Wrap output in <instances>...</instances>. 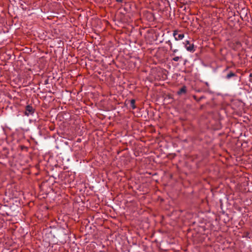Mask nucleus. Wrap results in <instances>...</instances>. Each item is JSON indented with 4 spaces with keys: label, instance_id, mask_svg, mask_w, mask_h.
Wrapping results in <instances>:
<instances>
[{
    "label": "nucleus",
    "instance_id": "f257e3e1",
    "mask_svg": "<svg viewBox=\"0 0 252 252\" xmlns=\"http://www.w3.org/2000/svg\"><path fill=\"white\" fill-rule=\"evenodd\" d=\"M184 43L185 44V47L188 51L191 52H193L194 51V45L193 44H191L189 41L187 40Z\"/></svg>",
    "mask_w": 252,
    "mask_h": 252
},
{
    "label": "nucleus",
    "instance_id": "f03ea898",
    "mask_svg": "<svg viewBox=\"0 0 252 252\" xmlns=\"http://www.w3.org/2000/svg\"><path fill=\"white\" fill-rule=\"evenodd\" d=\"M34 113V109L33 107L29 105L26 107L25 114V115L29 116L31 115H32Z\"/></svg>",
    "mask_w": 252,
    "mask_h": 252
},
{
    "label": "nucleus",
    "instance_id": "7ed1b4c3",
    "mask_svg": "<svg viewBox=\"0 0 252 252\" xmlns=\"http://www.w3.org/2000/svg\"><path fill=\"white\" fill-rule=\"evenodd\" d=\"M173 36L175 40H182L184 37V34L183 33L179 34L178 32L174 31L173 33Z\"/></svg>",
    "mask_w": 252,
    "mask_h": 252
},
{
    "label": "nucleus",
    "instance_id": "20e7f679",
    "mask_svg": "<svg viewBox=\"0 0 252 252\" xmlns=\"http://www.w3.org/2000/svg\"><path fill=\"white\" fill-rule=\"evenodd\" d=\"M186 87L185 86H183L182 87L181 89H180V90L178 91V94H183V93H186Z\"/></svg>",
    "mask_w": 252,
    "mask_h": 252
},
{
    "label": "nucleus",
    "instance_id": "39448f33",
    "mask_svg": "<svg viewBox=\"0 0 252 252\" xmlns=\"http://www.w3.org/2000/svg\"><path fill=\"white\" fill-rule=\"evenodd\" d=\"M235 76H236V74L234 73H233L232 72H230L229 73H228L226 75V78L227 79H229L231 77H234Z\"/></svg>",
    "mask_w": 252,
    "mask_h": 252
},
{
    "label": "nucleus",
    "instance_id": "423d86ee",
    "mask_svg": "<svg viewBox=\"0 0 252 252\" xmlns=\"http://www.w3.org/2000/svg\"><path fill=\"white\" fill-rule=\"evenodd\" d=\"M135 99H131L130 100V106L133 109H134L136 108V106L135 105Z\"/></svg>",
    "mask_w": 252,
    "mask_h": 252
},
{
    "label": "nucleus",
    "instance_id": "0eeeda50",
    "mask_svg": "<svg viewBox=\"0 0 252 252\" xmlns=\"http://www.w3.org/2000/svg\"><path fill=\"white\" fill-rule=\"evenodd\" d=\"M198 95H193V97H194V98L197 101H199L201 99L203 98V96H201V97H198Z\"/></svg>",
    "mask_w": 252,
    "mask_h": 252
},
{
    "label": "nucleus",
    "instance_id": "6e6552de",
    "mask_svg": "<svg viewBox=\"0 0 252 252\" xmlns=\"http://www.w3.org/2000/svg\"><path fill=\"white\" fill-rule=\"evenodd\" d=\"M166 43L168 44L169 45V46H170V49L172 50V48H173L172 44L171 42L170 41V40H168V41H166Z\"/></svg>",
    "mask_w": 252,
    "mask_h": 252
},
{
    "label": "nucleus",
    "instance_id": "1a4fd4ad",
    "mask_svg": "<svg viewBox=\"0 0 252 252\" xmlns=\"http://www.w3.org/2000/svg\"><path fill=\"white\" fill-rule=\"evenodd\" d=\"M181 58V57H175L173 59V60L175 61V62H178Z\"/></svg>",
    "mask_w": 252,
    "mask_h": 252
},
{
    "label": "nucleus",
    "instance_id": "9d476101",
    "mask_svg": "<svg viewBox=\"0 0 252 252\" xmlns=\"http://www.w3.org/2000/svg\"><path fill=\"white\" fill-rule=\"evenodd\" d=\"M171 50L173 51V53H174V54L172 55L173 56H174V54H175V53H176V52H177L178 51V49H172V50Z\"/></svg>",
    "mask_w": 252,
    "mask_h": 252
},
{
    "label": "nucleus",
    "instance_id": "9b49d317",
    "mask_svg": "<svg viewBox=\"0 0 252 252\" xmlns=\"http://www.w3.org/2000/svg\"><path fill=\"white\" fill-rule=\"evenodd\" d=\"M250 81L252 82V73H251L249 76Z\"/></svg>",
    "mask_w": 252,
    "mask_h": 252
},
{
    "label": "nucleus",
    "instance_id": "f8f14e48",
    "mask_svg": "<svg viewBox=\"0 0 252 252\" xmlns=\"http://www.w3.org/2000/svg\"><path fill=\"white\" fill-rule=\"evenodd\" d=\"M124 0H116L118 2H122Z\"/></svg>",
    "mask_w": 252,
    "mask_h": 252
},
{
    "label": "nucleus",
    "instance_id": "ddd939ff",
    "mask_svg": "<svg viewBox=\"0 0 252 252\" xmlns=\"http://www.w3.org/2000/svg\"><path fill=\"white\" fill-rule=\"evenodd\" d=\"M43 99H45L47 97L46 96L43 95L42 97Z\"/></svg>",
    "mask_w": 252,
    "mask_h": 252
},
{
    "label": "nucleus",
    "instance_id": "4468645a",
    "mask_svg": "<svg viewBox=\"0 0 252 252\" xmlns=\"http://www.w3.org/2000/svg\"><path fill=\"white\" fill-rule=\"evenodd\" d=\"M49 97L50 98H51V95H49Z\"/></svg>",
    "mask_w": 252,
    "mask_h": 252
}]
</instances>
